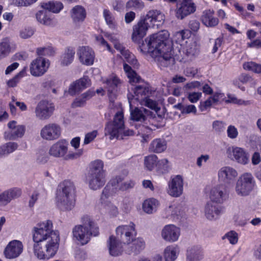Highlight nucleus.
Here are the masks:
<instances>
[{
    "label": "nucleus",
    "instance_id": "f257e3e1",
    "mask_svg": "<svg viewBox=\"0 0 261 261\" xmlns=\"http://www.w3.org/2000/svg\"><path fill=\"white\" fill-rule=\"evenodd\" d=\"M169 34L164 30L147 37L139 46L143 54H149L160 67H167L173 65L175 59Z\"/></svg>",
    "mask_w": 261,
    "mask_h": 261
},
{
    "label": "nucleus",
    "instance_id": "f03ea898",
    "mask_svg": "<svg viewBox=\"0 0 261 261\" xmlns=\"http://www.w3.org/2000/svg\"><path fill=\"white\" fill-rule=\"evenodd\" d=\"M50 220L40 223L34 228V252L40 259H48L54 256L59 248V233L52 229Z\"/></svg>",
    "mask_w": 261,
    "mask_h": 261
},
{
    "label": "nucleus",
    "instance_id": "7ed1b4c3",
    "mask_svg": "<svg viewBox=\"0 0 261 261\" xmlns=\"http://www.w3.org/2000/svg\"><path fill=\"white\" fill-rule=\"evenodd\" d=\"M56 203L62 211L71 210L75 203V187L73 182L65 180L58 185L56 193Z\"/></svg>",
    "mask_w": 261,
    "mask_h": 261
},
{
    "label": "nucleus",
    "instance_id": "20e7f679",
    "mask_svg": "<svg viewBox=\"0 0 261 261\" xmlns=\"http://www.w3.org/2000/svg\"><path fill=\"white\" fill-rule=\"evenodd\" d=\"M103 163L99 160L90 163L87 181L90 189L95 191L101 188L106 182Z\"/></svg>",
    "mask_w": 261,
    "mask_h": 261
},
{
    "label": "nucleus",
    "instance_id": "39448f33",
    "mask_svg": "<svg viewBox=\"0 0 261 261\" xmlns=\"http://www.w3.org/2000/svg\"><path fill=\"white\" fill-rule=\"evenodd\" d=\"M82 220L83 225L75 226L72 233L74 238L82 245H85L89 242L92 236H97L98 234L99 229L89 216H84Z\"/></svg>",
    "mask_w": 261,
    "mask_h": 261
},
{
    "label": "nucleus",
    "instance_id": "423d86ee",
    "mask_svg": "<svg viewBox=\"0 0 261 261\" xmlns=\"http://www.w3.org/2000/svg\"><path fill=\"white\" fill-rule=\"evenodd\" d=\"M68 145L67 140H60L49 147L48 154L56 158H63L65 161L76 159L82 154V150L76 152L68 151Z\"/></svg>",
    "mask_w": 261,
    "mask_h": 261
},
{
    "label": "nucleus",
    "instance_id": "0eeeda50",
    "mask_svg": "<svg viewBox=\"0 0 261 261\" xmlns=\"http://www.w3.org/2000/svg\"><path fill=\"white\" fill-rule=\"evenodd\" d=\"M124 127L123 114L122 111L116 113L113 121L108 122L105 128V135L110 140L114 138L123 139L122 131Z\"/></svg>",
    "mask_w": 261,
    "mask_h": 261
},
{
    "label": "nucleus",
    "instance_id": "6e6552de",
    "mask_svg": "<svg viewBox=\"0 0 261 261\" xmlns=\"http://www.w3.org/2000/svg\"><path fill=\"white\" fill-rule=\"evenodd\" d=\"M255 182L252 175L245 173L238 178L235 186V191L239 196H248L253 191Z\"/></svg>",
    "mask_w": 261,
    "mask_h": 261
},
{
    "label": "nucleus",
    "instance_id": "1a4fd4ad",
    "mask_svg": "<svg viewBox=\"0 0 261 261\" xmlns=\"http://www.w3.org/2000/svg\"><path fill=\"white\" fill-rule=\"evenodd\" d=\"M226 154L230 160L238 164L245 165L249 162V154L243 148L236 146L228 147L226 149Z\"/></svg>",
    "mask_w": 261,
    "mask_h": 261
},
{
    "label": "nucleus",
    "instance_id": "9d476101",
    "mask_svg": "<svg viewBox=\"0 0 261 261\" xmlns=\"http://www.w3.org/2000/svg\"><path fill=\"white\" fill-rule=\"evenodd\" d=\"M229 198V191L226 186L221 184L214 186L210 192V198L212 202L222 204Z\"/></svg>",
    "mask_w": 261,
    "mask_h": 261
},
{
    "label": "nucleus",
    "instance_id": "9b49d317",
    "mask_svg": "<svg viewBox=\"0 0 261 261\" xmlns=\"http://www.w3.org/2000/svg\"><path fill=\"white\" fill-rule=\"evenodd\" d=\"M55 107L53 103L46 100L40 101L35 108V116L40 120H47L53 115Z\"/></svg>",
    "mask_w": 261,
    "mask_h": 261
},
{
    "label": "nucleus",
    "instance_id": "f8f14e48",
    "mask_svg": "<svg viewBox=\"0 0 261 261\" xmlns=\"http://www.w3.org/2000/svg\"><path fill=\"white\" fill-rule=\"evenodd\" d=\"M116 231L117 237H119L124 244H130L137 234L135 225L132 222L128 225L118 226Z\"/></svg>",
    "mask_w": 261,
    "mask_h": 261
},
{
    "label": "nucleus",
    "instance_id": "ddd939ff",
    "mask_svg": "<svg viewBox=\"0 0 261 261\" xmlns=\"http://www.w3.org/2000/svg\"><path fill=\"white\" fill-rule=\"evenodd\" d=\"M196 11V6L192 0H179L176 5L175 16L182 20Z\"/></svg>",
    "mask_w": 261,
    "mask_h": 261
},
{
    "label": "nucleus",
    "instance_id": "4468645a",
    "mask_svg": "<svg viewBox=\"0 0 261 261\" xmlns=\"http://www.w3.org/2000/svg\"><path fill=\"white\" fill-rule=\"evenodd\" d=\"M128 101L129 105L131 119L134 121H140L147 124L146 121L148 118L151 117L152 112L143 107L140 108L135 107L134 109L132 104V99L129 95L128 96Z\"/></svg>",
    "mask_w": 261,
    "mask_h": 261
},
{
    "label": "nucleus",
    "instance_id": "2eb2a0df",
    "mask_svg": "<svg viewBox=\"0 0 261 261\" xmlns=\"http://www.w3.org/2000/svg\"><path fill=\"white\" fill-rule=\"evenodd\" d=\"M60 126L56 123H49L44 126L40 131L41 137L47 141L58 139L61 136Z\"/></svg>",
    "mask_w": 261,
    "mask_h": 261
},
{
    "label": "nucleus",
    "instance_id": "dca6fc26",
    "mask_svg": "<svg viewBox=\"0 0 261 261\" xmlns=\"http://www.w3.org/2000/svg\"><path fill=\"white\" fill-rule=\"evenodd\" d=\"M49 66V61L42 57L34 60L30 65V72L34 76H40L47 70Z\"/></svg>",
    "mask_w": 261,
    "mask_h": 261
},
{
    "label": "nucleus",
    "instance_id": "f3484780",
    "mask_svg": "<svg viewBox=\"0 0 261 261\" xmlns=\"http://www.w3.org/2000/svg\"><path fill=\"white\" fill-rule=\"evenodd\" d=\"M23 246L22 242L18 240L10 242L6 247L4 254L8 259H14L18 257L22 252Z\"/></svg>",
    "mask_w": 261,
    "mask_h": 261
},
{
    "label": "nucleus",
    "instance_id": "a211bd4d",
    "mask_svg": "<svg viewBox=\"0 0 261 261\" xmlns=\"http://www.w3.org/2000/svg\"><path fill=\"white\" fill-rule=\"evenodd\" d=\"M144 17L150 28H159L163 25L165 22L164 14L157 10H149Z\"/></svg>",
    "mask_w": 261,
    "mask_h": 261
},
{
    "label": "nucleus",
    "instance_id": "6ab92c4d",
    "mask_svg": "<svg viewBox=\"0 0 261 261\" xmlns=\"http://www.w3.org/2000/svg\"><path fill=\"white\" fill-rule=\"evenodd\" d=\"M150 27L145 17H141L137 24L133 26V32L132 38L133 41L137 42L139 39L143 38Z\"/></svg>",
    "mask_w": 261,
    "mask_h": 261
},
{
    "label": "nucleus",
    "instance_id": "aec40b11",
    "mask_svg": "<svg viewBox=\"0 0 261 261\" xmlns=\"http://www.w3.org/2000/svg\"><path fill=\"white\" fill-rule=\"evenodd\" d=\"M80 62L87 66L92 65L94 61L95 54L93 49L89 46L80 47L77 51Z\"/></svg>",
    "mask_w": 261,
    "mask_h": 261
},
{
    "label": "nucleus",
    "instance_id": "412c9836",
    "mask_svg": "<svg viewBox=\"0 0 261 261\" xmlns=\"http://www.w3.org/2000/svg\"><path fill=\"white\" fill-rule=\"evenodd\" d=\"M168 193L171 196L178 197L183 191V179L181 176L176 175L168 182Z\"/></svg>",
    "mask_w": 261,
    "mask_h": 261
},
{
    "label": "nucleus",
    "instance_id": "4be33fe9",
    "mask_svg": "<svg viewBox=\"0 0 261 261\" xmlns=\"http://www.w3.org/2000/svg\"><path fill=\"white\" fill-rule=\"evenodd\" d=\"M105 83L110 101L113 103L116 97L118 88L121 84L120 80L117 77L113 76L108 78Z\"/></svg>",
    "mask_w": 261,
    "mask_h": 261
},
{
    "label": "nucleus",
    "instance_id": "5701e85b",
    "mask_svg": "<svg viewBox=\"0 0 261 261\" xmlns=\"http://www.w3.org/2000/svg\"><path fill=\"white\" fill-rule=\"evenodd\" d=\"M180 234V229L173 224L166 225L163 228L161 233L163 239L169 242L176 241Z\"/></svg>",
    "mask_w": 261,
    "mask_h": 261
},
{
    "label": "nucleus",
    "instance_id": "b1692460",
    "mask_svg": "<svg viewBox=\"0 0 261 261\" xmlns=\"http://www.w3.org/2000/svg\"><path fill=\"white\" fill-rule=\"evenodd\" d=\"M237 176V171L229 166L222 167L218 173L219 179L225 184L231 183Z\"/></svg>",
    "mask_w": 261,
    "mask_h": 261
},
{
    "label": "nucleus",
    "instance_id": "393cba45",
    "mask_svg": "<svg viewBox=\"0 0 261 261\" xmlns=\"http://www.w3.org/2000/svg\"><path fill=\"white\" fill-rule=\"evenodd\" d=\"M90 85V80L88 76H84L75 82L70 86L68 92L71 95H75Z\"/></svg>",
    "mask_w": 261,
    "mask_h": 261
},
{
    "label": "nucleus",
    "instance_id": "a878e982",
    "mask_svg": "<svg viewBox=\"0 0 261 261\" xmlns=\"http://www.w3.org/2000/svg\"><path fill=\"white\" fill-rule=\"evenodd\" d=\"M178 51V57H181L182 59H191L198 54V50L195 42L187 43L184 46H181Z\"/></svg>",
    "mask_w": 261,
    "mask_h": 261
},
{
    "label": "nucleus",
    "instance_id": "bb28decb",
    "mask_svg": "<svg viewBox=\"0 0 261 261\" xmlns=\"http://www.w3.org/2000/svg\"><path fill=\"white\" fill-rule=\"evenodd\" d=\"M203 256V250L199 245H191L187 249V261H199Z\"/></svg>",
    "mask_w": 261,
    "mask_h": 261
},
{
    "label": "nucleus",
    "instance_id": "cd10ccee",
    "mask_svg": "<svg viewBox=\"0 0 261 261\" xmlns=\"http://www.w3.org/2000/svg\"><path fill=\"white\" fill-rule=\"evenodd\" d=\"M212 201L208 202L204 207L205 216L210 220L217 219L222 212V207L221 206L216 205Z\"/></svg>",
    "mask_w": 261,
    "mask_h": 261
},
{
    "label": "nucleus",
    "instance_id": "c85d7f7f",
    "mask_svg": "<svg viewBox=\"0 0 261 261\" xmlns=\"http://www.w3.org/2000/svg\"><path fill=\"white\" fill-rule=\"evenodd\" d=\"M108 248L110 254L113 256H119L123 252L122 243L113 236H111L109 238Z\"/></svg>",
    "mask_w": 261,
    "mask_h": 261
},
{
    "label": "nucleus",
    "instance_id": "c756f323",
    "mask_svg": "<svg viewBox=\"0 0 261 261\" xmlns=\"http://www.w3.org/2000/svg\"><path fill=\"white\" fill-rule=\"evenodd\" d=\"M8 126L10 129L9 134L10 135V139H16L18 138L22 137L23 136L25 132L24 126L17 125L15 121H12L9 122Z\"/></svg>",
    "mask_w": 261,
    "mask_h": 261
},
{
    "label": "nucleus",
    "instance_id": "7c9ffc66",
    "mask_svg": "<svg viewBox=\"0 0 261 261\" xmlns=\"http://www.w3.org/2000/svg\"><path fill=\"white\" fill-rule=\"evenodd\" d=\"M21 195V190L18 189H11L6 191L0 194V203L6 205L13 199L19 197Z\"/></svg>",
    "mask_w": 261,
    "mask_h": 261
},
{
    "label": "nucleus",
    "instance_id": "2f4dec72",
    "mask_svg": "<svg viewBox=\"0 0 261 261\" xmlns=\"http://www.w3.org/2000/svg\"><path fill=\"white\" fill-rule=\"evenodd\" d=\"M15 48V45L10 41L9 38H4L0 43V60L7 57Z\"/></svg>",
    "mask_w": 261,
    "mask_h": 261
},
{
    "label": "nucleus",
    "instance_id": "473e14b6",
    "mask_svg": "<svg viewBox=\"0 0 261 261\" xmlns=\"http://www.w3.org/2000/svg\"><path fill=\"white\" fill-rule=\"evenodd\" d=\"M131 242L133 243L130 245L127 244L128 247L126 249V253L129 254L132 253L138 254L145 248V242L142 239H134V240Z\"/></svg>",
    "mask_w": 261,
    "mask_h": 261
},
{
    "label": "nucleus",
    "instance_id": "72a5a7b5",
    "mask_svg": "<svg viewBox=\"0 0 261 261\" xmlns=\"http://www.w3.org/2000/svg\"><path fill=\"white\" fill-rule=\"evenodd\" d=\"M150 90L148 87L146 86H137L134 90L135 96L128 94L132 101L133 100V97H134L136 100H140L141 102L145 98H147L150 94Z\"/></svg>",
    "mask_w": 261,
    "mask_h": 261
},
{
    "label": "nucleus",
    "instance_id": "f704fd0d",
    "mask_svg": "<svg viewBox=\"0 0 261 261\" xmlns=\"http://www.w3.org/2000/svg\"><path fill=\"white\" fill-rule=\"evenodd\" d=\"M201 20L205 25L209 27L217 25L219 22L218 18L214 16V12L210 10H205L203 12Z\"/></svg>",
    "mask_w": 261,
    "mask_h": 261
},
{
    "label": "nucleus",
    "instance_id": "c9c22d12",
    "mask_svg": "<svg viewBox=\"0 0 261 261\" xmlns=\"http://www.w3.org/2000/svg\"><path fill=\"white\" fill-rule=\"evenodd\" d=\"M167 143L165 140L162 139H155L150 143L149 150L154 153H161L166 150Z\"/></svg>",
    "mask_w": 261,
    "mask_h": 261
},
{
    "label": "nucleus",
    "instance_id": "e433bc0d",
    "mask_svg": "<svg viewBox=\"0 0 261 261\" xmlns=\"http://www.w3.org/2000/svg\"><path fill=\"white\" fill-rule=\"evenodd\" d=\"M36 17L38 21L41 24L46 25L53 24L52 14L45 9L39 11L36 14Z\"/></svg>",
    "mask_w": 261,
    "mask_h": 261
},
{
    "label": "nucleus",
    "instance_id": "4c0bfd02",
    "mask_svg": "<svg viewBox=\"0 0 261 261\" xmlns=\"http://www.w3.org/2000/svg\"><path fill=\"white\" fill-rule=\"evenodd\" d=\"M114 46L125 57L128 62H131L133 64L136 63L137 61L134 59V55L131 54L127 49H126L125 47L119 40L117 42H115Z\"/></svg>",
    "mask_w": 261,
    "mask_h": 261
},
{
    "label": "nucleus",
    "instance_id": "58836bf2",
    "mask_svg": "<svg viewBox=\"0 0 261 261\" xmlns=\"http://www.w3.org/2000/svg\"><path fill=\"white\" fill-rule=\"evenodd\" d=\"M159 201L154 198H150L145 200L143 203V210L147 214H151L156 211L159 206Z\"/></svg>",
    "mask_w": 261,
    "mask_h": 261
},
{
    "label": "nucleus",
    "instance_id": "ea45409f",
    "mask_svg": "<svg viewBox=\"0 0 261 261\" xmlns=\"http://www.w3.org/2000/svg\"><path fill=\"white\" fill-rule=\"evenodd\" d=\"M86 15L85 10L81 6H76L72 9L71 17L74 22L83 21Z\"/></svg>",
    "mask_w": 261,
    "mask_h": 261
},
{
    "label": "nucleus",
    "instance_id": "a19ab883",
    "mask_svg": "<svg viewBox=\"0 0 261 261\" xmlns=\"http://www.w3.org/2000/svg\"><path fill=\"white\" fill-rule=\"evenodd\" d=\"M178 249L176 247L169 246L164 250L165 261H174L177 256Z\"/></svg>",
    "mask_w": 261,
    "mask_h": 261
},
{
    "label": "nucleus",
    "instance_id": "79ce46f5",
    "mask_svg": "<svg viewBox=\"0 0 261 261\" xmlns=\"http://www.w3.org/2000/svg\"><path fill=\"white\" fill-rule=\"evenodd\" d=\"M44 9L47 11L53 13H58L63 8V5L61 2H49L43 3L42 5Z\"/></svg>",
    "mask_w": 261,
    "mask_h": 261
},
{
    "label": "nucleus",
    "instance_id": "37998d69",
    "mask_svg": "<svg viewBox=\"0 0 261 261\" xmlns=\"http://www.w3.org/2000/svg\"><path fill=\"white\" fill-rule=\"evenodd\" d=\"M74 54L75 51L73 48H68L65 50L62 56L61 64L63 65L67 66L71 63L73 60Z\"/></svg>",
    "mask_w": 261,
    "mask_h": 261
},
{
    "label": "nucleus",
    "instance_id": "c03bdc74",
    "mask_svg": "<svg viewBox=\"0 0 261 261\" xmlns=\"http://www.w3.org/2000/svg\"><path fill=\"white\" fill-rule=\"evenodd\" d=\"M144 165L149 171L152 170L158 166V157L156 155L151 154L144 158Z\"/></svg>",
    "mask_w": 261,
    "mask_h": 261
},
{
    "label": "nucleus",
    "instance_id": "a18cd8bd",
    "mask_svg": "<svg viewBox=\"0 0 261 261\" xmlns=\"http://www.w3.org/2000/svg\"><path fill=\"white\" fill-rule=\"evenodd\" d=\"M243 68L245 70L251 71L255 73H261V64L254 62L244 63L243 64Z\"/></svg>",
    "mask_w": 261,
    "mask_h": 261
},
{
    "label": "nucleus",
    "instance_id": "49530a36",
    "mask_svg": "<svg viewBox=\"0 0 261 261\" xmlns=\"http://www.w3.org/2000/svg\"><path fill=\"white\" fill-rule=\"evenodd\" d=\"M123 69L127 73V76L129 79L130 82H139L141 78L138 76L137 73L132 70L131 67L126 63L123 64Z\"/></svg>",
    "mask_w": 261,
    "mask_h": 261
},
{
    "label": "nucleus",
    "instance_id": "de8ad7c7",
    "mask_svg": "<svg viewBox=\"0 0 261 261\" xmlns=\"http://www.w3.org/2000/svg\"><path fill=\"white\" fill-rule=\"evenodd\" d=\"M26 69L25 67L21 70L17 75H16L13 79L10 80L7 82V85L10 87H15L17 83L19 82L20 79L24 76L26 74Z\"/></svg>",
    "mask_w": 261,
    "mask_h": 261
},
{
    "label": "nucleus",
    "instance_id": "09e8293b",
    "mask_svg": "<svg viewBox=\"0 0 261 261\" xmlns=\"http://www.w3.org/2000/svg\"><path fill=\"white\" fill-rule=\"evenodd\" d=\"M228 99L226 101L228 103H233L239 106H247L252 103L251 100H245L242 99L238 98L237 97L230 95H228Z\"/></svg>",
    "mask_w": 261,
    "mask_h": 261
},
{
    "label": "nucleus",
    "instance_id": "8fccbe9b",
    "mask_svg": "<svg viewBox=\"0 0 261 261\" xmlns=\"http://www.w3.org/2000/svg\"><path fill=\"white\" fill-rule=\"evenodd\" d=\"M144 4L140 0H130L126 3V7L134 9H142L144 8Z\"/></svg>",
    "mask_w": 261,
    "mask_h": 261
},
{
    "label": "nucleus",
    "instance_id": "3c124183",
    "mask_svg": "<svg viewBox=\"0 0 261 261\" xmlns=\"http://www.w3.org/2000/svg\"><path fill=\"white\" fill-rule=\"evenodd\" d=\"M37 53L39 56H51L55 54V50L51 47H41L37 49Z\"/></svg>",
    "mask_w": 261,
    "mask_h": 261
},
{
    "label": "nucleus",
    "instance_id": "603ef678",
    "mask_svg": "<svg viewBox=\"0 0 261 261\" xmlns=\"http://www.w3.org/2000/svg\"><path fill=\"white\" fill-rule=\"evenodd\" d=\"M123 178L120 176H116L115 178L112 179L109 185L112 188V190H114L115 192H117L119 190V187L121 186Z\"/></svg>",
    "mask_w": 261,
    "mask_h": 261
},
{
    "label": "nucleus",
    "instance_id": "864d4df0",
    "mask_svg": "<svg viewBox=\"0 0 261 261\" xmlns=\"http://www.w3.org/2000/svg\"><path fill=\"white\" fill-rule=\"evenodd\" d=\"M202 96L201 92H189L187 94V98L191 103L197 102Z\"/></svg>",
    "mask_w": 261,
    "mask_h": 261
},
{
    "label": "nucleus",
    "instance_id": "5fc2aeb1",
    "mask_svg": "<svg viewBox=\"0 0 261 261\" xmlns=\"http://www.w3.org/2000/svg\"><path fill=\"white\" fill-rule=\"evenodd\" d=\"M141 102L142 105L156 111L159 109L158 107L156 101L149 98L148 97L144 99Z\"/></svg>",
    "mask_w": 261,
    "mask_h": 261
},
{
    "label": "nucleus",
    "instance_id": "6e6d98bb",
    "mask_svg": "<svg viewBox=\"0 0 261 261\" xmlns=\"http://www.w3.org/2000/svg\"><path fill=\"white\" fill-rule=\"evenodd\" d=\"M103 14L107 23L110 27H113L114 24V19L112 15V13L110 12L109 10L105 9L103 10Z\"/></svg>",
    "mask_w": 261,
    "mask_h": 261
},
{
    "label": "nucleus",
    "instance_id": "4d7b16f0",
    "mask_svg": "<svg viewBox=\"0 0 261 261\" xmlns=\"http://www.w3.org/2000/svg\"><path fill=\"white\" fill-rule=\"evenodd\" d=\"M212 126L214 130L218 133L223 132L225 129V124L221 121L216 120L214 121Z\"/></svg>",
    "mask_w": 261,
    "mask_h": 261
},
{
    "label": "nucleus",
    "instance_id": "13d9d810",
    "mask_svg": "<svg viewBox=\"0 0 261 261\" xmlns=\"http://www.w3.org/2000/svg\"><path fill=\"white\" fill-rule=\"evenodd\" d=\"M227 134L228 138L234 139L238 136V131L234 126L229 125L227 129Z\"/></svg>",
    "mask_w": 261,
    "mask_h": 261
},
{
    "label": "nucleus",
    "instance_id": "bf43d9fd",
    "mask_svg": "<svg viewBox=\"0 0 261 261\" xmlns=\"http://www.w3.org/2000/svg\"><path fill=\"white\" fill-rule=\"evenodd\" d=\"M115 192L114 190H112V188L110 185H107L103 189L101 196V199L105 200L108 198L113 193Z\"/></svg>",
    "mask_w": 261,
    "mask_h": 261
},
{
    "label": "nucleus",
    "instance_id": "052dcab7",
    "mask_svg": "<svg viewBox=\"0 0 261 261\" xmlns=\"http://www.w3.org/2000/svg\"><path fill=\"white\" fill-rule=\"evenodd\" d=\"M225 237L232 244H235L238 242V236L237 233H236L235 231H231L226 233Z\"/></svg>",
    "mask_w": 261,
    "mask_h": 261
},
{
    "label": "nucleus",
    "instance_id": "680f3d73",
    "mask_svg": "<svg viewBox=\"0 0 261 261\" xmlns=\"http://www.w3.org/2000/svg\"><path fill=\"white\" fill-rule=\"evenodd\" d=\"M97 135V130H93L91 132L87 133L85 135L84 143V144H88L91 142L96 138Z\"/></svg>",
    "mask_w": 261,
    "mask_h": 261
},
{
    "label": "nucleus",
    "instance_id": "e2e57ef3",
    "mask_svg": "<svg viewBox=\"0 0 261 261\" xmlns=\"http://www.w3.org/2000/svg\"><path fill=\"white\" fill-rule=\"evenodd\" d=\"M214 104L212 100L210 97L203 102H200L199 105V109L201 111H204L206 110L207 109L210 108L211 106Z\"/></svg>",
    "mask_w": 261,
    "mask_h": 261
},
{
    "label": "nucleus",
    "instance_id": "0e129e2a",
    "mask_svg": "<svg viewBox=\"0 0 261 261\" xmlns=\"http://www.w3.org/2000/svg\"><path fill=\"white\" fill-rule=\"evenodd\" d=\"M190 36V33L188 30H182L176 33V37H177L178 41H182L187 38H188Z\"/></svg>",
    "mask_w": 261,
    "mask_h": 261
},
{
    "label": "nucleus",
    "instance_id": "69168bd1",
    "mask_svg": "<svg viewBox=\"0 0 261 261\" xmlns=\"http://www.w3.org/2000/svg\"><path fill=\"white\" fill-rule=\"evenodd\" d=\"M197 73L198 69L194 67H188L184 70V74L189 77H194Z\"/></svg>",
    "mask_w": 261,
    "mask_h": 261
},
{
    "label": "nucleus",
    "instance_id": "338daca9",
    "mask_svg": "<svg viewBox=\"0 0 261 261\" xmlns=\"http://www.w3.org/2000/svg\"><path fill=\"white\" fill-rule=\"evenodd\" d=\"M48 160V157L44 151L40 152L37 155V162L40 164L46 163Z\"/></svg>",
    "mask_w": 261,
    "mask_h": 261
},
{
    "label": "nucleus",
    "instance_id": "774afa93",
    "mask_svg": "<svg viewBox=\"0 0 261 261\" xmlns=\"http://www.w3.org/2000/svg\"><path fill=\"white\" fill-rule=\"evenodd\" d=\"M239 80L243 84H247L253 82V79L249 74L243 73L239 77Z\"/></svg>",
    "mask_w": 261,
    "mask_h": 261
}]
</instances>
